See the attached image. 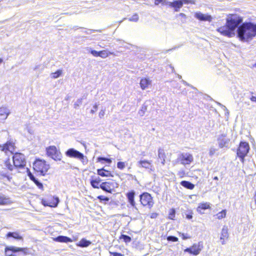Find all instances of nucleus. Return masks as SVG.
Segmentation results:
<instances>
[{
    "label": "nucleus",
    "instance_id": "f257e3e1",
    "mask_svg": "<svg viewBox=\"0 0 256 256\" xmlns=\"http://www.w3.org/2000/svg\"><path fill=\"white\" fill-rule=\"evenodd\" d=\"M242 18L238 14H232L227 16L226 25L217 28L222 35L230 38L234 35V31L242 22Z\"/></svg>",
    "mask_w": 256,
    "mask_h": 256
},
{
    "label": "nucleus",
    "instance_id": "f03ea898",
    "mask_svg": "<svg viewBox=\"0 0 256 256\" xmlns=\"http://www.w3.org/2000/svg\"><path fill=\"white\" fill-rule=\"evenodd\" d=\"M12 164L9 158L4 161V169L8 173L11 172L14 170H19L23 169L26 166V160L24 154L19 152H14L12 156Z\"/></svg>",
    "mask_w": 256,
    "mask_h": 256
},
{
    "label": "nucleus",
    "instance_id": "7ed1b4c3",
    "mask_svg": "<svg viewBox=\"0 0 256 256\" xmlns=\"http://www.w3.org/2000/svg\"><path fill=\"white\" fill-rule=\"evenodd\" d=\"M238 37L240 40L248 42L256 36V24L244 22L237 29Z\"/></svg>",
    "mask_w": 256,
    "mask_h": 256
},
{
    "label": "nucleus",
    "instance_id": "20e7f679",
    "mask_svg": "<svg viewBox=\"0 0 256 256\" xmlns=\"http://www.w3.org/2000/svg\"><path fill=\"white\" fill-rule=\"evenodd\" d=\"M32 169L35 173L42 176H45L49 174L50 166L46 160L36 158L32 163Z\"/></svg>",
    "mask_w": 256,
    "mask_h": 256
},
{
    "label": "nucleus",
    "instance_id": "39448f33",
    "mask_svg": "<svg viewBox=\"0 0 256 256\" xmlns=\"http://www.w3.org/2000/svg\"><path fill=\"white\" fill-rule=\"evenodd\" d=\"M250 150L248 143L246 142H240L236 150V155L242 163L244 162V158Z\"/></svg>",
    "mask_w": 256,
    "mask_h": 256
},
{
    "label": "nucleus",
    "instance_id": "423d86ee",
    "mask_svg": "<svg viewBox=\"0 0 256 256\" xmlns=\"http://www.w3.org/2000/svg\"><path fill=\"white\" fill-rule=\"evenodd\" d=\"M46 152L47 156L56 161H60L62 158V154L55 146H50L46 148Z\"/></svg>",
    "mask_w": 256,
    "mask_h": 256
},
{
    "label": "nucleus",
    "instance_id": "0eeeda50",
    "mask_svg": "<svg viewBox=\"0 0 256 256\" xmlns=\"http://www.w3.org/2000/svg\"><path fill=\"white\" fill-rule=\"evenodd\" d=\"M140 204L144 207L150 209L154 204V201L152 195L148 192H144L140 195Z\"/></svg>",
    "mask_w": 256,
    "mask_h": 256
},
{
    "label": "nucleus",
    "instance_id": "6e6552de",
    "mask_svg": "<svg viewBox=\"0 0 256 256\" xmlns=\"http://www.w3.org/2000/svg\"><path fill=\"white\" fill-rule=\"evenodd\" d=\"M164 2L166 5L173 8L175 12H178L184 4H194L195 1L194 0H176L172 2L164 1Z\"/></svg>",
    "mask_w": 256,
    "mask_h": 256
},
{
    "label": "nucleus",
    "instance_id": "1a4fd4ad",
    "mask_svg": "<svg viewBox=\"0 0 256 256\" xmlns=\"http://www.w3.org/2000/svg\"><path fill=\"white\" fill-rule=\"evenodd\" d=\"M118 184L116 180L111 179L102 182L100 184V188L104 191L111 194L116 188H118Z\"/></svg>",
    "mask_w": 256,
    "mask_h": 256
},
{
    "label": "nucleus",
    "instance_id": "9d476101",
    "mask_svg": "<svg viewBox=\"0 0 256 256\" xmlns=\"http://www.w3.org/2000/svg\"><path fill=\"white\" fill-rule=\"evenodd\" d=\"M58 202V198L52 195L47 196L46 198L41 199V203L44 206L55 208L57 206Z\"/></svg>",
    "mask_w": 256,
    "mask_h": 256
},
{
    "label": "nucleus",
    "instance_id": "9b49d317",
    "mask_svg": "<svg viewBox=\"0 0 256 256\" xmlns=\"http://www.w3.org/2000/svg\"><path fill=\"white\" fill-rule=\"evenodd\" d=\"M16 146L15 142L12 140H7L3 144H0V150L5 154H7L8 152L10 154H14V152L16 150Z\"/></svg>",
    "mask_w": 256,
    "mask_h": 256
},
{
    "label": "nucleus",
    "instance_id": "f8f14e48",
    "mask_svg": "<svg viewBox=\"0 0 256 256\" xmlns=\"http://www.w3.org/2000/svg\"><path fill=\"white\" fill-rule=\"evenodd\" d=\"M203 248V245L202 242L195 243L190 247L184 250V252H188L190 254L194 256L198 255Z\"/></svg>",
    "mask_w": 256,
    "mask_h": 256
},
{
    "label": "nucleus",
    "instance_id": "ddd939ff",
    "mask_svg": "<svg viewBox=\"0 0 256 256\" xmlns=\"http://www.w3.org/2000/svg\"><path fill=\"white\" fill-rule=\"evenodd\" d=\"M178 160L183 165H188L194 161V157L190 153H181L179 154Z\"/></svg>",
    "mask_w": 256,
    "mask_h": 256
},
{
    "label": "nucleus",
    "instance_id": "4468645a",
    "mask_svg": "<svg viewBox=\"0 0 256 256\" xmlns=\"http://www.w3.org/2000/svg\"><path fill=\"white\" fill-rule=\"evenodd\" d=\"M28 249L26 248H18L15 246H6L4 248V254L6 256H14V254L18 252H26Z\"/></svg>",
    "mask_w": 256,
    "mask_h": 256
},
{
    "label": "nucleus",
    "instance_id": "2eb2a0df",
    "mask_svg": "<svg viewBox=\"0 0 256 256\" xmlns=\"http://www.w3.org/2000/svg\"><path fill=\"white\" fill-rule=\"evenodd\" d=\"M66 155L72 158H78L80 160H82L84 158L83 154L74 150V148H70L66 152Z\"/></svg>",
    "mask_w": 256,
    "mask_h": 256
},
{
    "label": "nucleus",
    "instance_id": "dca6fc26",
    "mask_svg": "<svg viewBox=\"0 0 256 256\" xmlns=\"http://www.w3.org/2000/svg\"><path fill=\"white\" fill-rule=\"evenodd\" d=\"M136 192L134 190H130L126 194L128 202L132 208H136V202L134 200Z\"/></svg>",
    "mask_w": 256,
    "mask_h": 256
},
{
    "label": "nucleus",
    "instance_id": "f3484780",
    "mask_svg": "<svg viewBox=\"0 0 256 256\" xmlns=\"http://www.w3.org/2000/svg\"><path fill=\"white\" fill-rule=\"evenodd\" d=\"M194 16L200 21L211 22L212 17L208 14H203L200 12H196L194 14Z\"/></svg>",
    "mask_w": 256,
    "mask_h": 256
},
{
    "label": "nucleus",
    "instance_id": "a211bd4d",
    "mask_svg": "<svg viewBox=\"0 0 256 256\" xmlns=\"http://www.w3.org/2000/svg\"><path fill=\"white\" fill-rule=\"evenodd\" d=\"M28 176L40 190H44V188L42 184L38 181V180L34 176L29 170H28Z\"/></svg>",
    "mask_w": 256,
    "mask_h": 256
},
{
    "label": "nucleus",
    "instance_id": "6ab92c4d",
    "mask_svg": "<svg viewBox=\"0 0 256 256\" xmlns=\"http://www.w3.org/2000/svg\"><path fill=\"white\" fill-rule=\"evenodd\" d=\"M152 84V80L148 78H142L140 79V84L142 90L148 88Z\"/></svg>",
    "mask_w": 256,
    "mask_h": 256
},
{
    "label": "nucleus",
    "instance_id": "aec40b11",
    "mask_svg": "<svg viewBox=\"0 0 256 256\" xmlns=\"http://www.w3.org/2000/svg\"><path fill=\"white\" fill-rule=\"evenodd\" d=\"M5 237L6 238H12L16 240H24L22 236L20 235V233L18 232H8L6 234Z\"/></svg>",
    "mask_w": 256,
    "mask_h": 256
},
{
    "label": "nucleus",
    "instance_id": "412c9836",
    "mask_svg": "<svg viewBox=\"0 0 256 256\" xmlns=\"http://www.w3.org/2000/svg\"><path fill=\"white\" fill-rule=\"evenodd\" d=\"M210 204L208 202H202L199 204L196 208V211L200 214H204V210L210 208Z\"/></svg>",
    "mask_w": 256,
    "mask_h": 256
},
{
    "label": "nucleus",
    "instance_id": "4be33fe9",
    "mask_svg": "<svg viewBox=\"0 0 256 256\" xmlns=\"http://www.w3.org/2000/svg\"><path fill=\"white\" fill-rule=\"evenodd\" d=\"M10 114L8 110L6 107H0V121L6 120Z\"/></svg>",
    "mask_w": 256,
    "mask_h": 256
},
{
    "label": "nucleus",
    "instance_id": "5701e85b",
    "mask_svg": "<svg viewBox=\"0 0 256 256\" xmlns=\"http://www.w3.org/2000/svg\"><path fill=\"white\" fill-rule=\"evenodd\" d=\"M97 174L102 177H112L113 174L112 172L104 169V168L98 169Z\"/></svg>",
    "mask_w": 256,
    "mask_h": 256
},
{
    "label": "nucleus",
    "instance_id": "b1692460",
    "mask_svg": "<svg viewBox=\"0 0 256 256\" xmlns=\"http://www.w3.org/2000/svg\"><path fill=\"white\" fill-rule=\"evenodd\" d=\"M228 238V233L227 228H223L222 230L220 240L222 244H224Z\"/></svg>",
    "mask_w": 256,
    "mask_h": 256
},
{
    "label": "nucleus",
    "instance_id": "393cba45",
    "mask_svg": "<svg viewBox=\"0 0 256 256\" xmlns=\"http://www.w3.org/2000/svg\"><path fill=\"white\" fill-rule=\"evenodd\" d=\"M54 240L56 242L66 243L72 242V240L70 238L63 236H58Z\"/></svg>",
    "mask_w": 256,
    "mask_h": 256
},
{
    "label": "nucleus",
    "instance_id": "a878e982",
    "mask_svg": "<svg viewBox=\"0 0 256 256\" xmlns=\"http://www.w3.org/2000/svg\"><path fill=\"white\" fill-rule=\"evenodd\" d=\"M140 166L145 168H149L152 166V161L148 160H140L138 162Z\"/></svg>",
    "mask_w": 256,
    "mask_h": 256
},
{
    "label": "nucleus",
    "instance_id": "bb28decb",
    "mask_svg": "<svg viewBox=\"0 0 256 256\" xmlns=\"http://www.w3.org/2000/svg\"><path fill=\"white\" fill-rule=\"evenodd\" d=\"M101 182V180L100 178H98L96 179H92L90 180V183L92 186L94 188H100V184Z\"/></svg>",
    "mask_w": 256,
    "mask_h": 256
},
{
    "label": "nucleus",
    "instance_id": "cd10ccee",
    "mask_svg": "<svg viewBox=\"0 0 256 256\" xmlns=\"http://www.w3.org/2000/svg\"><path fill=\"white\" fill-rule=\"evenodd\" d=\"M180 184L182 186L188 190H192L194 188V184L188 181L182 180Z\"/></svg>",
    "mask_w": 256,
    "mask_h": 256
},
{
    "label": "nucleus",
    "instance_id": "c85d7f7f",
    "mask_svg": "<svg viewBox=\"0 0 256 256\" xmlns=\"http://www.w3.org/2000/svg\"><path fill=\"white\" fill-rule=\"evenodd\" d=\"M110 55H114V54L113 52H109L108 50H102L99 51L98 56L102 58H106Z\"/></svg>",
    "mask_w": 256,
    "mask_h": 256
},
{
    "label": "nucleus",
    "instance_id": "c756f323",
    "mask_svg": "<svg viewBox=\"0 0 256 256\" xmlns=\"http://www.w3.org/2000/svg\"><path fill=\"white\" fill-rule=\"evenodd\" d=\"M91 244V242L89 240H86L85 238H82L78 244H77V246L81 247L84 248L87 247Z\"/></svg>",
    "mask_w": 256,
    "mask_h": 256
},
{
    "label": "nucleus",
    "instance_id": "7c9ffc66",
    "mask_svg": "<svg viewBox=\"0 0 256 256\" xmlns=\"http://www.w3.org/2000/svg\"><path fill=\"white\" fill-rule=\"evenodd\" d=\"M96 160L97 162H101L102 164H104L106 162L108 164H110L112 162V159L104 157H98L97 158Z\"/></svg>",
    "mask_w": 256,
    "mask_h": 256
},
{
    "label": "nucleus",
    "instance_id": "2f4dec72",
    "mask_svg": "<svg viewBox=\"0 0 256 256\" xmlns=\"http://www.w3.org/2000/svg\"><path fill=\"white\" fill-rule=\"evenodd\" d=\"M10 204V199L0 194V205H6Z\"/></svg>",
    "mask_w": 256,
    "mask_h": 256
},
{
    "label": "nucleus",
    "instance_id": "473e14b6",
    "mask_svg": "<svg viewBox=\"0 0 256 256\" xmlns=\"http://www.w3.org/2000/svg\"><path fill=\"white\" fill-rule=\"evenodd\" d=\"M226 210H223L220 212H218L216 215V218L218 220H221L226 218Z\"/></svg>",
    "mask_w": 256,
    "mask_h": 256
},
{
    "label": "nucleus",
    "instance_id": "72a5a7b5",
    "mask_svg": "<svg viewBox=\"0 0 256 256\" xmlns=\"http://www.w3.org/2000/svg\"><path fill=\"white\" fill-rule=\"evenodd\" d=\"M168 218L172 220H174L176 219V210L174 208L170 210Z\"/></svg>",
    "mask_w": 256,
    "mask_h": 256
},
{
    "label": "nucleus",
    "instance_id": "f704fd0d",
    "mask_svg": "<svg viewBox=\"0 0 256 256\" xmlns=\"http://www.w3.org/2000/svg\"><path fill=\"white\" fill-rule=\"evenodd\" d=\"M120 240L122 239L123 241L125 243H129L131 242L132 238H131L127 235L126 234H121L119 238Z\"/></svg>",
    "mask_w": 256,
    "mask_h": 256
},
{
    "label": "nucleus",
    "instance_id": "c9c22d12",
    "mask_svg": "<svg viewBox=\"0 0 256 256\" xmlns=\"http://www.w3.org/2000/svg\"><path fill=\"white\" fill-rule=\"evenodd\" d=\"M158 156L159 158L162 160V164H164L166 162V154L162 150H159Z\"/></svg>",
    "mask_w": 256,
    "mask_h": 256
},
{
    "label": "nucleus",
    "instance_id": "e433bc0d",
    "mask_svg": "<svg viewBox=\"0 0 256 256\" xmlns=\"http://www.w3.org/2000/svg\"><path fill=\"white\" fill-rule=\"evenodd\" d=\"M62 71L61 70H58L54 72L51 74V76L52 78H56L60 76L62 74Z\"/></svg>",
    "mask_w": 256,
    "mask_h": 256
},
{
    "label": "nucleus",
    "instance_id": "4c0bfd02",
    "mask_svg": "<svg viewBox=\"0 0 256 256\" xmlns=\"http://www.w3.org/2000/svg\"><path fill=\"white\" fill-rule=\"evenodd\" d=\"M117 168L120 170H124L126 166V162H117Z\"/></svg>",
    "mask_w": 256,
    "mask_h": 256
},
{
    "label": "nucleus",
    "instance_id": "58836bf2",
    "mask_svg": "<svg viewBox=\"0 0 256 256\" xmlns=\"http://www.w3.org/2000/svg\"><path fill=\"white\" fill-rule=\"evenodd\" d=\"M97 198H98V199L99 200L100 202H108L110 200V198L108 197L104 196H102V195L98 196L97 197Z\"/></svg>",
    "mask_w": 256,
    "mask_h": 256
},
{
    "label": "nucleus",
    "instance_id": "ea45409f",
    "mask_svg": "<svg viewBox=\"0 0 256 256\" xmlns=\"http://www.w3.org/2000/svg\"><path fill=\"white\" fill-rule=\"evenodd\" d=\"M138 20V14H135L131 18H128V20L130 22H137Z\"/></svg>",
    "mask_w": 256,
    "mask_h": 256
},
{
    "label": "nucleus",
    "instance_id": "a19ab883",
    "mask_svg": "<svg viewBox=\"0 0 256 256\" xmlns=\"http://www.w3.org/2000/svg\"><path fill=\"white\" fill-rule=\"evenodd\" d=\"M166 239L168 241H172L174 242H178V238L174 236H168Z\"/></svg>",
    "mask_w": 256,
    "mask_h": 256
},
{
    "label": "nucleus",
    "instance_id": "79ce46f5",
    "mask_svg": "<svg viewBox=\"0 0 256 256\" xmlns=\"http://www.w3.org/2000/svg\"><path fill=\"white\" fill-rule=\"evenodd\" d=\"M179 235L181 236L182 238L184 240L189 239L190 238V236L188 234H185L184 233H179Z\"/></svg>",
    "mask_w": 256,
    "mask_h": 256
},
{
    "label": "nucleus",
    "instance_id": "37998d69",
    "mask_svg": "<svg viewBox=\"0 0 256 256\" xmlns=\"http://www.w3.org/2000/svg\"><path fill=\"white\" fill-rule=\"evenodd\" d=\"M178 16L181 17L182 20H180L181 22L182 23L185 22L186 20V15L184 13H180L178 15Z\"/></svg>",
    "mask_w": 256,
    "mask_h": 256
},
{
    "label": "nucleus",
    "instance_id": "c03bdc74",
    "mask_svg": "<svg viewBox=\"0 0 256 256\" xmlns=\"http://www.w3.org/2000/svg\"><path fill=\"white\" fill-rule=\"evenodd\" d=\"M110 256H124V254L116 252H110Z\"/></svg>",
    "mask_w": 256,
    "mask_h": 256
},
{
    "label": "nucleus",
    "instance_id": "a18cd8bd",
    "mask_svg": "<svg viewBox=\"0 0 256 256\" xmlns=\"http://www.w3.org/2000/svg\"><path fill=\"white\" fill-rule=\"evenodd\" d=\"M90 54L94 56L95 57H98V55H99V52H98L96 50H92L90 52Z\"/></svg>",
    "mask_w": 256,
    "mask_h": 256
},
{
    "label": "nucleus",
    "instance_id": "49530a36",
    "mask_svg": "<svg viewBox=\"0 0 256 256\" xmlns=\"http://www.w3.org/2000/svg\"><path fill=\"white\" fill-rule=\"evenodd\" d=\"M1 176L3 178H6L8 180H10L12 179V177L10 176V174H8L7 173H2Z\"/></svg>",
    "mask_w": 256,
    "mask_h": 256
},
{
    "label": "nucleus",
    "instance_id": "de8ad7c7",
    "mask_svg": "<svg viewBox=\"0 0 256 256\" xmlns=\"http://www.w3.org/2000/svg\"><path fill=\"white\" fill-rule=\"evenodd\" d=\"M165 0H154V4L156 5H158L162 3L163 5H166Z\"/></svg>",
    "mask_w": 256,
    "mask_h": 256
},
{
    "label": "nucleus",
    "instance_id": "09e8293b",
    "mask_svg": "<svg viewBox=\"0 0 256 256\" xmlns=\"http://www.w3.org/2000/svg\"><path fill=\"white\" fill-rule=\"evenodd\" d=\"M192 211H190L188 214H186V218L187 219L190 220L192 218Z\"/></svg>",
    "mask_w": 256,
    "mask_h": 256
},
{
    "label": "nucleus",
    "instance_id": "8fccbe9b",
    "mask_svg": "<svg viewBox=\"0 0 256 256\" xmlns=\"http://www.w3.org/2000/svg\"><path fill=\"white\" fill-rule=\"evenodd\" d=\"M104 114H105V110H102L100 112H99V114H98V116H99V117H100V118H102L104 116Z\"/></svg>",
    "mask_w": 256,
    "mask_h": 256
},
{
    "label": "nucleus",
    "instance_id": "3c124183",
    "mask_svg": "<svg viewBox=\"0 0 256 256\" xmlns=\"http://www.w3.org/2000/svg\"><path fill=\"white\" fill-rule=\"evenodd\" d=\"M98 105H97L96 104H94V110H90V113H91V114H94V113H95V112H96L97 110H98Z\"/></svg>",
    "mask_w": 256,
    "mask_h": 256
},
{
    "label": "nucleus",
    "instance_id": "603ef678",
    "mask_svg": "<svg viewBox=\"0 0 256 256\" xmlns=\"http://www.w3.org/2000/svg\"><path fill=\"white\" fill-rule=\"evenodd\" d=\"M216 152V150L214 148H210L209 152V154L210 156H213Z\"/></svg>",
    "mask_w": 256,
    "mask_h": 256
},
{
    "label": "nucleus",
    "instance_id": "864d4df0",
    "mask_svg": "<svg viewBox=\"0 0 256 256\" xmlns=\"http://www.w3.org/2000/svg\"><path fill=\"white\" fill-rule=\"evenodd\" d=\"M178 175L180 178H183L185 176V172L184 170L179 172H178Z\"/></svg>",
    "mask_w": 256,
    "mask_h": 256
},
{
    "label": "nucleus",
    "instance_id": "5fc2aeb1",
    "mask_svg": "<svg viewBox=\"0 0 256 256\" xmlns=\"http://www.w3.org/2000/svg\"><path fill=\"white\" fill-rule=\"evenodd\" d=\"M250 99L252 102H256V96H252Z\"/></svg>",
    "mask_w": 256,
    "mask_h": 256
},
{
    "label": "nucleus",
    "instance_id": "6e6d98bb",
    "mask_svg": "<svg viewBox=\"0 0 256 256\" xmlns=\"http://www.w3.org/2000/svg\"><path fill=\"white\" fill-rule=\"evenodd\" d=\"M227 142H220L219 143V146L220 148H223L225 146V144Z\"/></svg>",
    "mask_w": 256,
    "mask_h": 256
},
{
    "label": "nucleus",
    "instance_id": "4d7b16f0",
    "mask_svg": "<svg viewBox=\"0 0 256 256\" xmlns=\"http://www.w3.org/2000/svg\"><path fill=\"white\" fill-rule=\"evenodd\" d=\"M254 198L255 204H256V192L254 193Z\"/></svg>",
    "mask_w": 256,
    "mask_h": 256
},
{
    "label": "nucleus",
    "instance_id": "13d9d810",
    "mask_svg": "<svg viewBox=\"0 0 256 256\" xmlns=\"http://www.w3.org/2000/svg\"><path fill=\"white\" fill-rule=\"evenodd\" d=\"M213 179H214V180H218V177L217 176H214V177L213 178Z\"/></svg>",
    "mask_w": 256,
    "mask_h": 256
},
{
    "label": "nucleus",
    "instance_id": "bf43d9fd",
    "mask_svg": "<svg viewBox=\"0 0 256 256\" xmlns=\"http://www.w3.org/2000/svg\"><path fill=\"white\" fill-rule=\"evenodd\" d=\"M127 175L130 176V177H132L133 176L132 174H128Z\"/></svg>",
    "mask_w": 256,
    "mask_h": 256
},
{
    "label": "nucleus",
    "instance_id": "052dcab7",
    "mask_svg": "<svg viewBox=\"0 0 256 256\" xmlns=\"http://www.w3.org/2000/svg\"><path fill=\"white\" fill-rule=\"evenodd\" d=\"M143 108H144V112H144V110H146V106H144Z\"/></svg>",
    "mask_w": 256,
    "mask_h": 256
},
{
    "label": "nucleus",
    "instance_id": "680f3d73",
    "mask_svg": "<svg viewBox=\"0 0 256 256\" xmlns=\"http://www.w3.org/2000/svg\"><path fill=\"white\" fill-rule=\"evenodd\" d=\"M2 62V58H0V64L1 62Z\"/></svg>",
    "mask_w": 256,
    "mask_h": 256
},
{
    "label": "nucleus",
    "instance_id": "e2e57ef3",
    "mask_svg": "<svg viewBox=\"0 0 256 256\" xmlns=\"http://www.w3.org/2000/svg\"><path fill=\"white\" fill-rule=\"evenodd\" d=\"M254 66L256 68V62L255 63V64H254Z\"/></svg>",
    "mask_w": 256,
    "mask_h": 256
}]
</instances>
